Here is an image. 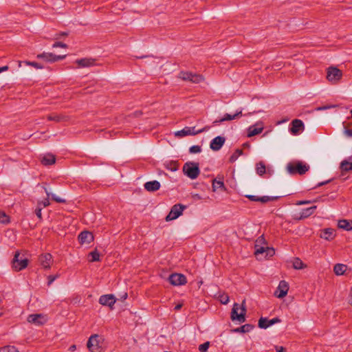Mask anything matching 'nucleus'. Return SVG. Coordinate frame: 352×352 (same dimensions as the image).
Wrapping results in <instances>:
<instances>
[{
    "instance_id": "nucleus-1",
    "label": "nucleus",
    "mask_w": 352,
    "mask_h": 352,
    "mask_svg": "<svg viewBox=\"0 0 352 352\" xmlns=\"http://www.w3.org/2000/svg\"><path fill=\"white\" fill-rule=\"evenodd\" d=\"M275 254V250L269 245L263 236H259L255 241L254 255L257 260L263 261L272 257Z\"/></svg>"
},
{
    "instance_id": "nucleus-2",
    "label": "nucleus",
    "mask_w": 352,
    "mask_h": 352,
    "mask_svg": "<svg viewBox=\"0 0 352 352\" xmlns=\"http://www.w3.org/2000/svg\"><path fill=\"white\" fill-rule=\"evenodd\" d=\"M286 170L291 175H303L309 170V166L302 161H293L287 164Z\"/></svg>"
},
{
    "instance_id": "nucleus-3",
    "label": "nucleus",
    "mask_w": 352,
    "mask_h": 352,
    "mask_svg": "<svg viewBox=\"0 0 352 352\" xmlns=\"http://www.w3.org/2000/svg\"><path fill=\"white\" fill-rule=\"evenodd\" d=\"M245 304V301L243 300L241 305L238 303H234L233 305L230 316L231 320L232 321L236 320L240 323L245 322L246 314V308Z\"/></svg>"
},
{
    "instance_id": "nucleus-4",
    "label": "nucleus",
    "mask_w": 352,
    "mask_h": 352,
    "mask_svg": "<svg viewBox=\"0 0 352 352\" xmlns=\"http://www.w3.org/2000/svg\"><path fill=\"white\" fill-rule=\"evenodd\" d=\"M343 78V72L336 66L326 69V79L331 85L340 83Z\"/></svg>"
},
{
    "instance_id": "nucleus-5",
    "label": "nucleus",
    "mask_w": 352,
    "mask_h": 352,
    "mask_svg": "<svg viewBox=\"0 0 352 352\" xmlns=\"http://www.w3.org/2000/svg\"><path fill=\"white\" fill-rule=\"evenodd\" d=\"M178 78L184 81L190 82L195 84L203 83L206 80L204 76L202 74L190 71H181L178 74Z\"/></svg>"
},
{
    "instance_id": "nucleus-6",
    "label": "nucleus",
    "mask_w": 352,
    "mask_h": 352,
    "mask_svg": "<svg viewBox=\"0 0 352 352\" xmlns=\"http://www.w3.org/2000/svg\"><path fill=\"white\" fill-rule=\"evenodd\" d=\"M105 349V342L103 336L94 334L89 337V352H103Z\"/></svg>"
},
{
    "instance_id": "nucleus-7",
    "label": "nucleus",
    "mask_w": 352,
    "mask_h": 352,
    "mask_svg": "<svg viewBox=\"0 0 352 352\" xmlns=\"http://www.w3.org/2000/svg\"><path fill=\"white\" fill-rule=\"evenodd\" d=\"M182 171L188 178L195 179L200 174L199 165L197 162H187L184 164Z\"/></svg>"
},
{
    "instance_id": "nucleus-8",
    "label": "nucleus",
    "mask_w": 352,
    "mask_h": 352,
    "mask_svg": "<svg viewBox=\"0 0 352 352\" xmlns=\"http://www.w3.org/2000/svg\"><path fill=\"white\" fill-rule=\"evenodd\" d=\"M289 288L290 286L288 281L285 280L279 281L274 292V297L278 299L285 298L289 293Z\"/></svg>"
},
{
    "instance_id": "nucleus-9",
    "label": "nucleus",
    "mask_w": 352,
    "mask_h": 352,
    "mask_svg": "<svg viewBox=\"0 0 352 352\" xmlns=\"http://www.w3.org/2000/svg\"><path fill=\"white\" fill-rule=\"evenodd\" d=\"M186 206L177 204L173 206L170 208L169 213L165 218L166 221H171L175 220L182 215L184 210L186 209Z\"/></svg>"
},
{
    "instance_id": "nucleus-10",
    "label": "nucleus",
    "mask_w": 352,
    "mask_h": 352,
    "mask_svg": "<svg viewBox=\"0 0 352 352\" xmlns=\"http://www.w3.org/2000/svg\"><path fill=\"white\" fill-rule=\"evenodd\" d=\"M29 261L26 258L21 256L19 252H16L12 261V267L16 272L25 269L28 265Z\"/></svg>"
},
{
    "instance_id": "nucleus-11",
    "label": "nucleus",
    "mask_w": 352,
    "mask_h": 352,
    "mask_svg": "<svg viewBox=\"0 0 352 352\" xmlns=\"http://www.w3.org/2000/svg\"><path fill=\"white\" fill-rule=\"evenodd\" d=\"M316 206H312L308 208L302 209L301 210H296L293 214V219L296 221H300L310 217Z\"/></svg>"
},
{
    "instance_id": "nucleus-12",
    "label": "nucleus",
    "mask_w": 352,
    "mask_h": 352,
    "mask_svg": "<svg viewBox=\"0 0 352 352\" xmlns=\"http://www.w3.org/2000/svg\"><path fill=\"white\" fill-rule=\"evenodd\" d=\"M168 281L174 286H182L186 284L187 279L182 274L173 273L169 276Z\"/></svg>"
},
{
    "instance_id": "nucleus-13",
    "label": "nucleus",
    "mask_w": 352,
    "mask_h": 352,
    "mask_svg": "<svg viewBox=\"0 0 352 352\" xmlns=\"http://www.w3.org/2000/svg\"><path fill=\"white\" fill-rule=\"evenodd\" d=\"M65 56L66 55H56L52 53L43 52L38 54L36 56V58L38 59H43L46 62L54 63L64 59Z\"/></svg>"
},
{
    "instance_id": "nucleus-14",
    "label": "nucleus",
    "mask_w": 352,
    "mask_h": 352,
    "mask_svg": "<svg viewBox=\"0 0 352 352\" xmlns=\"http://www.w3.org/2000/svg\"><path fill=\"white\" fill-rule=\"evenodd\" d=\"M264 129V123L262 121L257 122L247 129V136L252 138L261 134Z\"/></svg>"
},
{
    "instance_id": "nucleus-15",
    "label": "nucleus",
    "mask_w": 352,
    "mask_h": 352,
    "mask_svg": "<svg viewBox=\"0 0 352 352\" xmlns=\"http://www.w3.org/2000/svg\"><path fill=\"white\" fill-rule=\"evenodd\" d=\"M333 272L336 276H347L350 273V268L345 264L336 263L333 267Z\"/></svg>"
},
{
    "instance_id": "nucleus-16",
    "label": "nucleus",
    "mask_w": 352,
    "mask_h": 352,
    "mask_svg": "<svg viewBox=\"0 0 352 352\" xmlns=\"http://www.w3.org/2000/svg\"><path fill=\"white\" fill-rule=\"evenodd\" d=\"M116 302V298L113 294H106L101 296L99 298V302L103 306L108 307L110 309H113V306Z\"/></svg>"
},
{
    "instance_id": "nucleus-17",
    "label": "nucleus",
    "mask_w": 352,
    "mask_h": 352,
    "mask_svg": "<svg viewBox=\"0 0 352 352\" xmlns=\"http://www.w3.org/2000/svg\"><path fill=\"white\" fill-rule=\"evenodd\" d=\"M203 130L200 131H195V127H185L183 129L180 131H177L174 133V135L176 138H182L185 136L188 135H195L201 132H202Z\"/></svg>"
},
{
    "instance_id": "nucleus-18",
    "label": "nucleus",
    "mask_w": 352,
    "mask_h": 352,
    "mask_svg": "<svg viewBox=\"0 0 352 352\" xmlns=\"http://www.w3.org/2000/svg\"><path fill=\"white\" fill-rule=\"evenodd\" d=\"M305 125L303 122L298 119H295L292 122V126L290 128L291 133L296 135L303 131Z\"/></svg>"
},
{
    "instance_id": "nucleus-19",
    "label": "nucleus",
    "mask_w": 352,
    "mask_h": 352,
    "mask_svg": "<svg viewBox=\"0 0 352 352\" xmlns=\"http://www.w3.org/2000/svg\"><path fill=\"white\" fill-rule=\"evenodd\" d=\"M280 322V320L278 318H274L271 320H268L266 318H261L258 320V326L261 329H267L269 327Z\"/></svg>"
},
{
    "instance_id": "nucleus-20",
    "label": "nucleus",
    "mask_w": 352,
    "mask_h": 352,
    "mask_svg": "<svg viewBox=\"0 0 352 352\" xmlns=\"http://www.w3.org/2000/svg\"><path fill=\"white\" fill-rule=\"evenodd\" d=\"M104 254L102 248L96 247L89 253V262H100Z\"/></svg>"
},
{
    "instance_id": "nucleus-21",
    "label": "nucleus",
    "mask_w": 352,
    "mask_h": 352,
    "mask_svg": "<svg viewBox=\"0 0 352 352\" xmlns=\"http://www.w3.org/2000/svg\"><path fill=\"white\" fill-rule=\"evenodd\" d=\"M28 321L35 324L41 325L43 324L46 322V320L42 314H36L29 315Z\"/></svg>"
},
{
    "instance_id": "nucleus-22",
    "label": "nucleus",
    "mask_w": 352,
    "mask_h": 352,
    "mask_svg": "<svg viewBox=\"0 0 352 352\" xmlns=\"http://www.w3.org/2000/svg\"><path fill=\"white\" fill-rule=\"evenodd\" d=\"M340 169L342 175L348 171H352V156L342 161L340 164Z\"/></svg>"
},
{
    "instance_id": "nucleus-23",
    "label": "nucleus",
    "mask_w": 352,
    "mask_h": 352,
    "mask_svg": "<svg viewBox=\"0 0 352 352\" xmlns=\"http://www.w3.org/2000/svg\"><path fill=\"white\" fill-rule=\"evenodd\" d=\"M320 236L327 241H331L336 237V230L333 228H325L320 232Z\"/></svg>"
},
{
    "instance_id": "nucleus-24",
    "label": "nucleus",
    "mask_w": 352,
    "mask_h": 352,
    "mask_svg": "<svg viewBox=\"0 0 352 352\" xmlns=\"http://www.w3.org/2000/svg\"><path fill=\"white\" fill-rule=\"evenodd\" d=\"M52 260V256L50 253L43 254L39 256V261L41 265L45 269L50 267Z\"/></svg>"
},
{
    "instance_id": "nucleus-25",
    "label": "nucleus",
    "mask_w": 352,
    "mask_h": 352,
    "mask_svg": "<svg viewBox=\"0 0 352 352\" xmlns=\"http://www.w3.org/2000/svg\"><path fill=\"white\" fill-rule=\"evenodd\" d=\"M225 138L221 136L216 137L212 140L210 143V148L213 151H218L223 145L225 142Z\"/></svg>"
},
{
    "instance_id": "nucleus-26",
    "label": "nucleus",
    "mask_w": 352,
    "mask_h": 352,
    "mask_svg": "<svg viewBox=\"0 0 352 352\" xmlns=\"http://www.w3.org/2000/svg\"><path fill=\"white\" fill-rule=\"evenodd\" d=\"M337 226L339 229L352 231V219H340L338 221Z\"/></svg>"
},
{
    "instance_id": "nucleus-27",
    "label": "nucleus",
    "mask_w": 352,
    "mask_h": 352,
    "mask_svg": "<svg viewBox=\"0 0 352 352\" xmlns=\"http://www.w3.org/2000/svg\"><path fill=\"white\" fill-rule=\"evenodd\" d=\"M212 190L214 192H216L217 191H226V188L223 181L214 179L212 182Z\"/></svg>"
},
{
    "instance_id": "nucleus-28",
    "label": "nucleus",
    "mask_w": 352,
    "mask_h": 352,
    "mask_svg": "<svg viewBox=\"0 0 352 352\" xmlns=\"http://www.w3.org/2000/svg\"><path fill=\"white\" fill-rule=\"evenodd\" d=\"M246 197L251 201H260L261 203H267L276 199V197L269 196L257 197L255 195H246Z\"/></svg>"
},
{
    "instance_id": "nucleus-29",
    "label": "nucleus",
    "mask_w": 352,
    "mask_h": 352,
    "mask_svg": "<svg viewBox=\"0 0 352 352\" xmlns=\"http://www.w3.org/2000/svg\"><path fill=\"white\" fill-rule=\"evenodd\" d=\"M41 162L45 166L54 164L56 162L55 155L52 153H47L42 157Z\"/></svg>"
},
{
    "instance_id": "nucleus-30",
    "label": "nucleus",
    "mask_w": 352,
    "mask_h": 352,
    "mask_svg": "<svg viewBox=\"0 0 352 352\" xmlns=\"http://www.w3.org/2000/svg\"><path fill=\"white\" fill-rule=\"evenodd\" d=\"M292 267L295 270H301L307 269L308 265L299 258H295L292 261Z\"/></svg>"
},
{
    "instance_id": "nucleus-31",
    "label": "nucleus",
    "mask_w": 352,
    "mask_h": 352,
    "mask_svg": "<svg viewBox=\"0 0 352 352\" xmlns=\"http://www.w3.org/2000/svg\"><path fill=\"white\" fill-rule=\"evenodd\" d=\"M144 188L150 192L156 191L160 189V184L157 181L148 182L144 184Z\"/></svg>"
},
{
    "instance_id": "nucleus-32",
    "label": "nucleus",
    "mask_w": 352,
    "mask_h": 352,
    "mask_svg": "<svg viewBox=\"0 0 352 352\" xmlns=\"http://www.w3.org/2000/svg\"><path fill=\"white\" fill-rule=\"evenodd\" d=\"M47 120L50 121H54L56 122H63L67 120L66 116L60 114H50L47 117Z\"/></svg>"
},
{
    "instance_id": "nucleus-33",
    "label": "nucleus",
    "mask_w": 352,
    "mask_h": 352,
    "mask_svg": "<svg viewBox=\"0 0 352 352\" xmlns=\"http://www.w3.org/2000/svg\"><path fill=\"white\" fill-rule=\"evenodd\" d=\"M352 123L344 122H343L344 134L347 138H352Z\"/></svg>"
},
{
    "instance_id": "nucleus-34",
    "label": "nucleus",
    "mask_w": 352,
    "mask_h": 352,
    "mask_svg": "<svg viewBox=\"0 0 352 352\" xmlns=\"http://www.w3.org/2000/svg\"><path fill=\"white\" fill-rule=\"evenodd\" d=\"M241 115H242L241 111H239L233 116H231L230 114H226L224 116V117L220 120V122L228 121V120L236 119V118H240L241 116Z\"/></svg>"
},
{
    "instance_id": "nucleus-35",
    "label": "nucleus",
    "mask_w": 352,
    "mask_h": 352,
    "mask_svg": "<svg viewBox=\"0 0 352 352\" xmlns=\"http://www.w3.org/2000/svg\"><path fill=\"white\" fill-rule=\"evenodd\" d=\"M256 173L259 175H262L264 173H265L266 167H265V164L263 162H259L258 163H257L256 165Z\"/></svg>"
},
{
    "instance_id": "nucleus-36",
    "label": "nucleus",
    "mask_w": 352,
    "mask_h": 352,
    "mask_svg": "<svg viewBox=\"0 0 352 352\" xmlns=\"http://www.w3.org/2000/svg\"><path fill=\"white\" fill-rule=\"evenodd\" d=\"M218 300L223 305H227L230 301L229 296L226 293H220L217 297Z\"/></svg>"
},
{
    "instance_id": "nucleus-37",
    "label": "nucleus",
    "mask_w": 352,
    "mask_h": 352,
    "mask_svg": "<svg viewBox=\"0 0 352 352\" xmlns=\"http://www.w3.org/2000/svg\"><path fill=\"white\" fill-rule=\"evenodd\" d=\"M44 189H45V192L47 194V197H51L52 199L55 201L57 203H65V199H61V198L57 197L54 194L50 193L46 188H44Z\"/></svg>"
},
{
    "instance_id": "nucleus-38",
    "label": "nucleus",
    "mask_w": 352,
    "mask_h": 352,
    "mask_svg": "<svg viewBox=\"0 0 352 352\" xmlns=\"http://www.w3.org/2000/svg\"><path fill=\"white\" fill-rule=\"evenodd\" d=\"M87 238H88V230H85L82 232H81L78 236V239L80 244H83Z\"/></svg>"
},
{
    "instance_id": "nucleus-39",
    "label": "nucleus",
    "mask_w": 352,
    "mask_h": 352,
    "mask_svg": "<svg viewBox=\"0 0 352 352\" xmlns=\"http://www.w3.org/2000/svg\"><path fill=\"white\" fill-rule=\"evenodd\" d=\"M0 352H19V351L14 346L8 345L1 348Z\"/></svg>"
},
{
    "instance_id": "nucleus-40",
    "label": "nucleus",
    "mask_w": 352,
    "mask_h": 352,
    "mask_svg": "<svg viewBox=\"0 0 352 352\" xmlns=\"http://www.w3.org/2000/svg\"><path fill=\"white\" fill-rule=\"evenodd\" d=\"M10 222L9 217L3 212H0V223L7 224Z\"/></svg>"
},
{
    "instance_id": "nucleus-41",
    "label": "nucleus",
    "mask_w": 352,
    "mask_h": 352,
    "mask_svg": "<svg viewBox=\"0 0 352 352\" xmlns=\"http://www.w3.org/2000/svg\"><path fill=\"white\" fill-rule=\"evenodd\" d=\"M23 63L26 65L32 66V67H34L36 69H43L44 67L43 65H41V64H40L38 63L34 62V61H25Z\"/></svg>"
},
{
    "instance_id": "nucleus-42",
    "label": "nucleus",
    "mask_w": 352,
    "mask_h": 352,
    "mask_svg": "<svg viewBox=\"0 0 352 352\" xmlns=\"http://www.w3.org/2000/svg\"><path fill=\"white\" fill-rule=\"evenodd\" d=\"M79 67H84L88 66V58H81L76 61Z\"/></svg>"
},
{
    "instance_id": "nucleus-43",
    "label": "nucleus",
    "mask_w": 352,
    "mask_h": 352,
    "mask_svg": "<svg viewBox=\"0 0 352 352\" xmlns=\"http://www.w3.org/2000/svg\"><path fill=\"white\" fill-rule=\"evenodd\" d=\"M101 63H100V60L96 58H89V67L91 66H97V65H101Z\"/></svg>"
},
{
    "instance_id": "nucleus-44",
    "label": "nucleus",
    "mask_w": 352,
    "mask_h": 352,
    "mask_svg": "<svg viewBox=\"0 0 352 352\" xmlns=\"http://www.w3.org/2000/svg\"><path fill=\"white\" fill-rule=\"evenodd\" d=\"M189 151L191 154L199 153L201 151V148L200 146L195 145L189 148Z\"/></svg>"
},
{
    "instance_id": "nucleus-45",
    "label": "nucleus",
    "mask_w": 352,
    "mask_h": 352,
    "mask_svg": "<svg viewBox=\"0 0 352 352\" xmlns=\"http://www.w3.org/2000/svg\"><path fill=\"white\" fill-rule=\"evenodd\" d=\"M42 207H41V203H38L37 207L35 210V214L40 219H42V214H41Z\"/></svg>"
},
{
    "instance_id": "nucleus-46",
    "label": "nucleus",
    "mask_w": 352,
    "mask_h": 352,
    "mask_svg": "<svg viewBox=\"0 0 352 352\" xmlns=\"http://www.w3.org/2000/svg\"><path fill=\"white\" fill-rule=\"evenodd\" d=\"M234 332H239V333H245L248 331V325H243L239 328L235 329L233 330Z\"/></svg>"
},
{
    "instance_id": "nucleus-47",
    "label": "nucleus",
    "mask_w": 352,
    "mask_h": 352,
    "mask_svg": "<svg viewBox=\"0 0 352 352\" xmlns=\"http://www.w3.org/2000/svg\"><path fill=\"white\" fill-rule=\"evenodd\" d=\"M209 347V342H205L199 346V350L201 352H206Z\"/></svg>"
},
{
    "instance_id": "nucleus-48",
    "label": "nucleus",
    "mask_w": 352,
    "mask_h": 352,
    "mask_svg": "<svg viewBox=\"0 0 352 352\" xmlns=\"http://www.w3.org/2000/svg\"><path fill=\"white\" fill-rule=\"evenodd\" d=\"M63 47V48H67V45H66L65 43H62V42H59V41H57V42H55L53 45H52V47Z\"/></svg>"
},
{
    "instance_id": "nucleus-49",
    "label": "nucleus",
    "mask_w": 352,
    "mask_h": 352,
    "mask_svg": "<svg viewBox=\"0 0 352 352\" xmlns=\"http://www.w3.org/2000/svg\"><path fill=\"white\" fill-rule=\"evenodd\" d=\"M58 277V275H50L47 277V285H50Z\"/></svg>"
},
{
    "instance_id": "nucleus-50",
    "label": "nucleus",
    "mask_w": 352,
    "mask_h": 352,
    "mask_svg": "<svg viewBox=\"0 0 352 352\" xmlns=\"http://www.w3.org/2000/svg\"><path fill=\"white\" fill-rule=\"evenodd\" d=\"M68 35V33L66 32H61L60 33H58V34H56L55 36H54V39H59L62 36H67Z\"/></svg>"
},
{
    "instance_id": "nucleus-51",
    "label": "nucleus",
    "mask_w": 352,
    "mask_h": 352,
    "mask_svg": "<svg viewBox=\"0 0 352 352\" xmlns=\"http://www.w3.org/2000/svg\"><path fill=\"white\" fill-rule=\"evenodd\" d=\"M49 197H47V199H45V200L42 201H39L38 203H41V207L42 208H45V207H47L48 206L50 203V201L48 199Z\"/></svg>"
},
{
    "instance_id": "nucleus-52",
    "label": "nucleus",
    "mask_w": 352,
    "mask_h": 352,
    "mask_svg": "<svg viewBox=\"0 0 352 352\" xmlns=\"http://www.w3.org/2000/svg\"><path fill=\"white\" fill-rule=\"evenodd\" d=\"M169 168L171 170H175L177 168V164L175 162H170Z\"/></svg>"
},
{
    "instance_id": "nucleus-53",
    "label": "nucleus",
    "mask_w": 352,
    "mask_h": 352,
    "mask_svg": "<svg viewBox=\"0 0 352 352\" xmlns=\"http://www.w3.org/2000/svg\"><path fill=\"white\" fill-rule=\"evenodd\" d=\"M276 352H285V349L283 346H276Z\"/></svg>"
},
{
    "instance_id": "nucleus-54",
    "label": "nucleus",
    "mask_w": 352,
    "mask_h": 352,
    "mask_svg": "<svg viewBox=\"0 0 352 352\" xmlns=\"http://www.w3.org/2000/svg\"><path fill=\"white\" fill-rule=\"evenodd\" d=\"M9 69V67L8 65L3 66L0 67V73L3 72L8 71Z\"/></svg>"
},
{
    "instance_id": "nucleus-55",
    "label": "nucleus",
    "mask_w": 352,
    "mask_h": 352,
    "mask_svg": "<svg viewBox=\"0 0 352 352\" xmlns=\"http://www.w3.org/2000/svg\"><path fill=\"white\" fill-rule=\"evenodd\" d=\"M311 201H298V203H296L297 205H301V204H311Z\"/></svg>"
},
{
    "instance_id": "nucleus-56",
    "label": "nucleus",
    "mask_w": 352,
    "mask_h": 352,
    "mask_svg": "<svg viewBox=\"0 0 352 352\" xmlns=\"http://www.w3.org/2000/svg\"><path fill=\"white\" fill-rule=\"evenodd\" d=\"M76 345H75V344H73V345H72V346H69V351H74L76 350Z\"/></svg>"
},
{
    "instance_id": "nucleus-57",
    "label": "nucleus",
    "mask_w": 352,
    "mask_h": 352,
    "mask_svg": "<svg viewBox=\"0 0 352 352\" xmlns=\"http://www.w3.org/2000/svg\"><path fill=\"white\" fill-rule=\"evenodd\" d=\"M182 305H182V303H179V304H178V305H177L175 306V309L176 310H179V309H181V307H182Z\"/></svg>"
},
{
    "instance_id": "nucleus-58",
    "label": "nucleus",
    "mask_w": 352,
    "mask_h": 352,
    "mask_svg": "<svg viewBox=\"0 0 352 352\" xmlns=\"http://www.w3.org/2000/svg\"><path fill=\"white\" fill-rule=\"evenodd\" d=\"M243 148H250V144L249 143H245L243 144Z\"/></svg>"
},
{
    "instance_id": "nucleus-59",
    "label": "nucleus",
    "mask_w": 352,
    "mask_h": 352,
    "mask_svg": "<svg viewBox=\"0 0 352 352\" xmlns=\"http://www.w3.org/2000/svg\"><path fill=\"white\" fill-rule=\"evenodd\" d=\"M194 197L197 198V199H201V197L198 195H194Z\"/></svg>"
},
{
    "instance_id": "nucleus-60",
    "label": "nucleus",
    "mask_w": 352,
    "mask_h": 352,
    "mask_svg": "<svg viewBox=\"0 0 352 352\" xmlns=\"http://www.w3.org/2000/svg\"><path fill=\"white\" fill-rule=\"evenodd\" d=\"M21 63H22V62H21V61H18L19 67H21Z\"/></svg>"
},
{
    "instance_id": "nucleus-61",
    "label": "nucleus",
    "mask_w": 352,
    "mask_h": 352,
    "mask_svg": "<svg viewBox=\"0 0 352 352\" xmlns=\"http://www.w3.org/2000/svg\"><path fill=\"white\" fill-rule=\"evenodd\" d=\"M86 346L88 348V340L86 342Z\"/></svg>"
},
{
    "instance_id": "nucleus-62",
    "label": "nucleus",
    "mask_w": 352,
    "mask_h": 352,
    "mask_svg": "<svg viewBox=\"0 0 352 352\" xmlns=\"http://www.w3.org/2000/svg\"><path fill=\"white\" fill-rule=\"evenodd\" d=\"M351 117H352V109L351 110Z\"/></svg>"
}]
</instances>
